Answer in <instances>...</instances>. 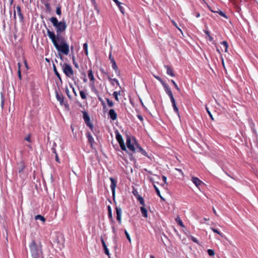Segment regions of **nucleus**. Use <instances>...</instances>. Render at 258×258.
<instances>
[{
    "label": "nucleus",
    "instance_id": "obj_1",
    "mask_svg": "<svg viewBox=\"0 0 258 258\" xmlns=\"http://www.w3.org/2000/svg\"><path fill=\"white\" fill-rule=\"evenodd\" d=\"M47 34L58 51L66 55L69 54L70 47L64 37L61 38V39H56L55 33L49 29H47Z\"/></svg>",
    "mask_w": 258,
    "mask_h": 258
},
{
    "label": "nucleus",
    "instance_id": "obj_2",
    "mask_svg": "<svg viewBox=\"0 0 258 258\" xmlns=\"http://www.w3.org/2000/svg\"><path fill=\"white\" fill-rule=\"evenodd\" d=\"M49 20L56 29V39H61V38L63 37L61 33L65 31L67 27L66 22L64 21L58 22L57 18L53 17L50 18Z\"/></svg>",
    "mask_w": 258,
    "mask_h": 258
},
{
    "label": "nucleus",
    "instance_id": "obj_3",
    "mask_svg": "<svg viewBox=\"0 0 258 258\" xmlns=\"http://www.w3.org/2000/svg\"><path fill=\"white\" fill-rule=\"evenodd\" d=\"M32 258H44L41 245H38L34 240L29 244Z\"/></svg>",
    "mask_w": 258,
    "mask_h": 258
},
{
    "label": "nucleus",
    "instance_id": "obj_4",
    "mask_svg": "<svg viewBox=\"0 0 258 258\" xmlns=\"http://www.w3.org/2000/svg\"><path fill=\"white\" fill-rule=\"evenodd\" d=\"M126 147L130 151L135 152L136 151V147L138 144L136 143L135 138H131L130 136H127L126 140Z\"/></svg>",
    "mask_w": 258,
    "mask_h": 258
},
{
    "label": "nucleus",
    "instance_id": "obj_5",
    "mask_svg": "<svg viewBox=\"0 0 258 258\" xmlns=\"http://www.w3.org/2000/svg\"><path fill=\"white\" fill-rule=\"evenodd\" d=\"M62 67L63 72L67 77L71 78L74 75L73 70L70 64L67 63H64L62 64Z\"/></svg>",
    "mask_w": 258,
    "mask_h": 258
},
{
    "label": "nucleus",
    "instance_id": "obj_6",
    "mask_svg": "<svg viewBox=\"0 0 258 258\" xmlns=\"http://www.w3.org/2000/svg\"><path fill=\"white\" fill-rule=\"evenodd\" d=\"M116 139L119 144L121 149L123 151H127L123 138L121 135L118 132L116 133Z\"/></svg>",
    "mask_w": 258,
    "mask_h": 258
},
{
    "label": "nucleus",
    "instance_id": "obj_7",
    "mask_svg": "<svg viewBox=\"0 0 258 258\" xmlns=\"http://www.w3.org/2000/svg\"><path fill=\"white\" fill-rule=\"evenodd\" d=\"M83 119H84L86 125L87 126H88L90 128L91 130H92L93 128V125L92 123H91L90 122V117H89L88 114L86 111H83Z\"/></svg>",
    "mask_w": 258,
    "mask_h": 258
},
{
    "label": "nucleus",
    "instance_id": "obj_8",
    "mask_svg": "<svg viewBox=\"0 0 258 258\" xmlns=\"http://www.w3.org/2000/svg\"><path fill=\"white\" fill-rule=\"evenodd\" d=\"M109 179L111 181L110 188L112 192V196L114 197L115 188L117 185V181L112 177H110Z\"/></svg>",
    "mask_w": 258,
    "mask_h": 258
},
{
    "label": "nucleus",
    "instance_id": "obj_9",
    "mask_svg": "<svg viewBox=\"0 0 258 258\" xmlns=\"http://www.w3.org/2000/svg\"><path fill=\"white\" fill-rule=\"evenodd\" d=\"M116 213V220L118 223L120 224L121 223V213L122 210L120 207H116L115 208Z\"/></svg>",
    "mask_w": 258,
    "mask_h": 258
},
{
    "label": "nucleus",
    "instance_id": "obj_10",
    "mask_svg": "<svg viewBox=\"0 0 258 258\" xmlns=\"http://www.w3.org/2000/svg\"><path fill=\"white\" fill-rule=\"evenodd\" d=\"M108 115L109 116L110 119H111L112 120H116L117 117V113L115 112L113 109H111L109 111Z\"/></svg>",
    "mask_w": 258,
    "mask_h": 258
},
{
    "label": "nucleus",
    "instance_id": "obj_11",
    "mask_svg": "<svg viewBox=\"0 0 258 258\" xmlns=\"http://www.w3.org/2000/svg\"><path fill=\"white\" fill-rule=\"evenodd\" d=\"M191 181L198 187H199V185H200L203 183L201 180H200L198 177H192Z\"/></svg>",
    "mask_w": 258,
    "mask_h": 258
},
{
    "label": "nucleus",
    "instance_id": "obj_12",
    "mask_svg": "<svg viewBox=\"0 0 258 258\" xmlns=\"http://www.w3.org/2000/svg\"><path fill=\"white\" fill-rule=\"evenodd\" d=\"M55 96L57 100L59 102L60 105L63 104V96L62 95L59 94L57 91H55Z\"/></svg>",
    "mask_w": 258,
    "mask_h": 258
},
{
    "label": "nucleus",
    "instance_id": "obj_13",
    "mask_svg": "<svg viewBox=\"0 0 258 258\" xmlns=\"http://www.w3.org/2000/svg\"><path fill=\"white\" fill-rule=\"evenodd\" d=\"M101 242L102 244L103 247L104 248L105 253L106 254H107V255H109V250L107 248V246L105 244V242L102 236L101 237Z\"/></svg>",
    "mask_w": 258,
    "mask_h": 258
},
{
    "label": "nucleus",
    "instance_id": "obj_14",
    "mask_svg": "<svg viewBox=\"0 0 258 258\" xmlns=\"http://www.w3.org/2000/svg\"><path fill=\"white\" fill-rule=\"evenodd\" d=\"M118 6L120 12L124 15V9L123 7L121 6L122 3L119 2L118 0H112Z\"/></svg>",
    "mask_w": 258,
    "mask_h": 258
},
{
    "label": "nucleus",
    "instance_id": "obj_15",
    "mask_svg": "<svg viewBox=\"0 0 258 258\" xmlns=\"http://www.w3.org/2000/svg\"><path fill=\"white\" fill-rule=\"evenodd\" d=\"M86 136L88 139V142L91 145V146L92 147L93 144L94 143V139L91 135V134L89 132L87 133Z\"/></svg>",
    "mask_w": 258,
    "mask_h": 258
},
{
    "label": "nucleus",
    "instance_id": "obj_16",
    "mask_svg": "<svg viewBox=\"0 0 258 258\" xmlns=\"http://www.w3.org/2000/svg\"><path fill=\"white\" fill-rule=\"evenodd\" d=\"M136 150L138 152H140L143 155H144L145 156H148V154H147V152L141 147H140L138 144L137 145V147H136Z\"/></svg>",
    "mask_w": 258,
    "mask_h": 258
},
{
    "label": "nucleus",
    "instance_id": "obj_17",
    "mask_svg": "<svg viewBox=\"0 0 258 258\" xmlns=\"http://www.w3.org/2000/svg\"><path fill=\"white\" fill-rule=\"evenodd\" d=\"M111 63H112V68L115 71L116 74L117 75H119L120 73V72H119V70L118 69V67L117 66V64H116L114 59L111 60Z\"/></svg>",
    "mask_w": 258,
    "mask_h": 258
},
{
    "label": "nucleus",
    "instance_id": "obj_18",
    "mask_svg": "<svg viewBox=\"0 0 258 258\" xmlns=\"http://www.w3.org/2000/svg\"><path fill=\"white\" fill-rule=\"evenodd\" d=\"M53 70L55 75L57 76V77L58 78V79H59V80L60 81V84H61L62 82V80H61L60 75L59 74V73L58 72V71H57L56 66L54 64H53Z\"/></svg>",
    "mask_w": 258,
    "mask_h": 258
},
{
    "label": "nucleus",
    "instance_id": "obj_19",
    "mask_svg": "<svg viewBox=\"0 0 258 258\" xmlns=\"http://www.w3.org/2000/svg\"><path fill=\"white\" fill-rule=\"evenodd\" d=\"M163 86L164 88L165 91L168 94V95H170L172 93L170 87L167 84L163 83Z\"/></svg>",
    "mask_w": 258,
    "mask_h": 258
},
{
    "label": "nucleus",
    "instance_id": "obj_20",
    "mask_svg": "<svg viewBox=\"0 0 258 258\" xmlns=\"http://www.w3.org/2000/svg\"><path fill=\"white\" fill-rule=\"evenodd\" d=\"M18 15L19 17L20 20L21 21H23L24 20V17L23 14L21 13V8L20 6H18L16 8Z\"/></svg>",
    "mask_w": 258,
    "mask_h": 258
},
{
    "label": "nucleus",
    "instance_id": "obj_21",
    "mask_svg": "<svg viewBox=\"0 0 258 258\" xmlns=\"http://www.w3.org/2000/svg\"><path fill=\"white\" fill-rule=\"evenodd\" d=\"M165 68L166 69L167 74L172 77H174V74L173 72L172 68L168 66H165Z\"/></svg>",
    "mask_w": 258,
    "mask_h": 258
},
{
    "label": "nucleus",
    "instance_id": "obj_22",
    "mask_svg": "<svg viewBox=\"0 0 258 258\" xmlns=\"http://www.w3.org/2000/svg\"><path fill=\"white\" fill-rule=\"evenodd\" d=\"M88 76L91 81L94 82L95 78L92 70L90 69L88 71Z\"/></svg>",
    "mask_w": 258,
    "mask_h": 258
},
{
    "label": "nucleus",
    "instance_id": "obj_23",
    "mask_svg": "<svg viewBox=\"0 0 258 258\" xmlns=\"http://www.w3.org/2000/svg\"><path fill=\"white\" fill-rule=\"evenodd\" d=\"M141 212L142 215L143 217H144L145 218H147V217H148L147 210L144 207V206H142L141 207Z\"/></svg>",
    "mask_w": 258,
    "mask_h": 258
},
{
    "label": "nucleus",
    "instance_id": "obj_24",
    "mask_svg": "<svg viewBox=\"0 0 258 258\" xmlns=\"http://www.w3.org/2000/svg\"><path fill=\"white\" fill-rule=\"evenodd\" d=\"M18 165L19 166V169H18V171H19V173H21L23 171L25 166L23 162H21L19 163Z\"/></svg>",
    "mask_w": 258,
    "mask_h": 258
},
{
    "label": "nucleus",
    "instance_id": "obj_25",
    "mask_svg": "<svg viewBox=\"0 0 258 258\" xmlns=\"http://www.w3.org/2000/svg\"><path fill=\"white\" fill-rule=\"evenodd\" d=\"M172 103V106L173 107V109L174 110V111L176 113V114L179 116V110H178V109L176 106V102L175 101V102H171Z\"/></svg>",
    "mask_w": 258,
    "mask_h": 258
},
{
    "label": "nucleus",
    "instance_id": "obj_26",
    "mask_svg": "<svg viewBox=\"0 0 258 258\" xmlns=\"http://www.w3.org/2000/svg\"><path fill=\"white\" fill-rule=\"evenodd\" d=\"M138 200L139 201L140 203L143 206H145V202L144 199L140 195H138L137 197Z\"/></svg>",
    "mask_w": 258,
    "mask_h": 258
},
{
    "label": "nucleus",
    "instance_id": "obj_27",
    "mask_svg": "<svg viewBox=\"0 0 258 258\" xmlns=\"http://www.w3.org/2000/svg\"><path fill=\"white\" fill-rule=\"evenodd\" d=\"M209 8L210 9V10L213 12H214V13H218L219 14V15L222 17H224L226 18H227V16L226 15V14L223 12L222 11H213L211 9L210 7H209Z\"/></svg>",
    "mask_w": 258,
    "mask_h": 258
},
{
    "label": "nucleus",
    "instance_id": "obj_28",
    "mask_svg": "<svg viewBox=\"0 0 258 258\" xmlns=\"http://www.w3.org/2000/svg\"><path fill=\"white\" fill-rule=\"evenodd\" d=\"M35 219L36 220H41V221H42L43 222H44L45 221V218L43 216H41L40 215H36L35 216Z\"/></svg>",
    "mask_w": 258,
    "mask_h": 258
},
{
    "label": "nucleus",
    "instance_id": "obj_29",
    "mask_svg": "<svg viewBox=\"0 0 258 258\" xmlns=\"http://www.w3.org/2000/svg\"><path fill=\"white\" fill-rule=\"evenodd\" d=\"M154 187L155 189V191L157 193V194L158 195V196L162 199V200H164V199L163 198V197L161 196V194H160V190L159 189H158V188L155 185H154Z\"/></svg>",
    "mask_w": 258,
    "mask_h": 258
},
{
    "label": "nucleus",
    "instance_id": "obj_30",
    "mask_svg": "<svg viewBox=\"0 0 258 258\" xmlns=\"http://www.w3.org/2000/svg\"><path fill=\"white\" fill-rule=\"evenodd\" d=\"M175 220L177 222V223L181 227H184V225H183V223L182 222V221H181V220L180 219V218L179 217H177L176 219H175Z\"/></svg>",
    "mask_w": 258,
    "mask_h": 258
},
{
    "label": "nucleus",
    "instance_id": "obj_31",
    "mask_svg": "<svg viewBox=\"0 0 258 258\" xmlns=\"http://www.w3.org/2000/svg\"><path fill=\"white\" fill-rule=\"evenodd\" d=\"M83 49L85 51V53L86 55H88V44L87 43H85L83 44Z\"/></svg>",
    "mask_w": 258,
    "mask_h": 258
},
{
    "label": "nucleus",
    "instance_id": "obj_32",
    "mask_svg": "<svg viewBox=\"0 0 258 258\" xmlns=\"http://www.w3.org/2000/svg\"><path fill=\"white\" fill-rule=\"evenodd\" d=\"M221 44L222 45H224V46L225 47V51L227 52V49H228V43L227 42V41H223V42H222L221 43Z\"/></svg>",
    "mask_w": 258,
    "mask_h": 258
},
{
    "label": "nucleus",
    "instance_id": "obj_33",
    "mask_svg": "<svg viewBox=\"0 0 258 258\" xmlns=\"http://www.w3.org/2000/svg\"><path fill=\"white\" fill-rule=\"evenodd\" d=\"M80 96L81 97V98L82 99H86V93H85L84 91H83V90H81L80 91Z\"/></svg>",
    "mask_w": 258,
    "mask_h": 258
},
{
    "label": "nucleus",
    "instance_id": "obj_34",
    "mask_svg": "<svg viewBox=\"0 0 258 258\" xmlns=\"http://www.w3.org/2000/svg\"><path fill=\"white\" fill-rule=\"evenodd\" d=\"M211 229L215 233L218 234L221 237H223V234L217 229L211 227Z\"/></svg>",
    "mask_w": 258,
    "mask_h": 258
},
{
    "label": "nucleus",
    "instance_id": "obj_35",
    "mask_svg": "<svg viewBox=\"0 0 258 258\" xmlns=\"http://www.w3.org/2000/svg\"><path fill=\"white\" fill-rule=\"evenodd\" d=\"M56 13L57 14V15H58L59 16L61 15V7H60V6L59 5V6H58L56 7Z\"/></svg>",
    "mask_w": 258,
    "mask_h": 258
},
{
    "label": "nucleus",
    "instance_id": "obj_36",
    "mask_svg": "<svg viewBox=\"0 0 258 258\" xmlns=\"http://www.w3.org/2000/svg\"><path fill=\"white\" fill-rule=\"evenodd\" d=\"M107 208L108 211V217L109 219H112V215L110 206H108Z\"/></svg>",
    "mask_w": 258,
    "mask_h": 258
},
{
    "label": "nucleus",
    "instance_id": "obj_37",
    "mask_svg": "<svg viewBox=\"0 0 258 258\" xmlns=\"http://www.w3.org/2000/svg\"><path fill=\"white\" fill-rule=\"evenodd\" d=\"M120 95V91H119V92L115 91L113 93V96L114 97L115 100L117 101H118V95Z\"/></svg>",
    "mask_w": 258,
    "mask_h": 258
},
{
    "label": "nucleus",
    "instance_id": "obj_38",
    "mask_svg": "<svg viewBox=\"0 0 258 258\" xmlns=\"http://www.w3.org/2000/svg\"><path fill=\"white\" fill-rule=\"evenodd\" d=\"M108 105L109 107H112L114 105V103L112 101L109 100L108 98H106Z\"/></svg>",
    "mask_w": 258,
    "mask_h": 258
},
{
    "label": "nucleus",
    "instance_id": "obj_39",
    "mask_svg": "<svg viewBox=\"0 0 258 258\" xmlns=\"http://www.w3.org/2000/svg\"><path fill=\"white\" fill-rule=\"evenodd\" d=\"M65 92L68 96V97L70 98V99H72V97L70 95V91L69 90V88L68 87H66L65 88Z\"/></svg>",
    "mask_w": 258,
    "mask_h": 258
},
{
    "label": "nucleus",
    "instance_id": "obj_40",
    "mask_svg": "<svg viewBox=\"0 0 258 258\" xmlns=\"http://www.w3.org/2000/svg\"><path fill=\"white\" fill-rule=\"evenodd\" d=\"M124 233H125L126 238L127 239L128 241L131 243V238L130 237V236L128 233L127 232V231L126 230H124Z\"/></svg>",
    "mask_w": 258,
    "mask_h": 258
},
{
    "label": "nucleus",
    "instance_id": "obj_41",
    "mask_svg": "<svg viewBox=\"0 0 258 258\" xmlns=\"http://www.w3.org/2000/svg\"><path fill=\"white\" fill-rule=\"evenodd\" d=\"M207 252L210 256H213L215 254L214 250L213 249H209Z\"/></svg>",
    "mask_w": 258,
    "mask_h": 258
},
{
    "label": "nucleus",
    "instance_id": "obj_42",
    "mask_svg": "<svg viewBox=\"0 0 258 258\" xmlns=\"http://www.w3.org/2000/svg\"><path fill=\"white\" fill-rule=\"evenodd\" d=\"M206 111L208 112V114L209 115L210 118H211V119L213 120L214 118L213 117V115H212L211 112H210V111L209 110V109L207 106L206 107Z\"/></svg>",
    "mask_w": 258,
    "mask_h": 258
},
{
    "label": "nucleus",
    "instance_id": "obj_43",
    "mask_svg": "<svg viewBox=\"0 0 258 258\" xmlns=\"http://www.w3.org/2000/svg\"><path fill=\"white\" fill-rule=\"evenodd\" d=\"M171 82L173 84V85L174 86L175 88L178 90V91H179L180 90V89L178 87L177 85L176 84V83L175 82V81L173 80H171Z\"/></svg>",
    "mask_w": 258,
    "mask_h": 258
},
{
    "label": "nucleus",
    "instance_id": "obj_44",
    "mask_svg": "<svg viewBox=\"0 0 258 258\" xmlns=\"http://www.w3.org/2000/svg\"><path fill=\"white\" fill-rule=\"evenodd\" d=\"M154 77H155V78L157 80H158L159 81H160V82L162 83V85H163V83H165L163 81V80L161 79V78L160 77H159V76H155V75H154Z\"/></svg>",
    "mask_w": 258,
    "mask_h": 258
},
{
    "label": "nucleus",
    "instance_id": "obj_45",
    "mask_svg": "<svg viewBox=\"0 0 258 258\" xmlns=\"http://www.w3.org/2000/svg\"><path fill=\"white\" fill-rule=\"evenodd\" d=\"M31 135L29 134L27 136H26L25 138V140H26L27 142H31Z\"/></svg>",
    "mask_w": 258,
    "mask_h": 258
},
{
    "label": "nucleus",
    "instance_id": "obj_46",
    "mask_svg": "<svg viewBox=\"0 0 258 258\" xmlns=\"http://www.w3.org/2000/svg\"><path fill=\"white\" fill-rule=\"evenodd\" d=\"M45 7L46 9L47 10H48V11H50V10H51V8H50V5L48 3H46L45 4Z\"/></svg>",
    "mask_w": 258,
    "mask_h": 258
},
{
    "label": "nucleus",
    "instance_id": "obj_47",
    "mask_svg": "<svg viewBox=\"0 0 258 258\" xmlns=\"http://www.w3.org/2000/svg\"><path fill=\"white\" fill-rule=\"evenodd\" d=\"M168 96H169V97H170V100H171V102H175V99H174V97H173V96L172 93V94H171L170 95H169Z\"/></svg>",
    "mask_w": 258,
    "mask_h": 258
},
{
    "label": "nucleus",
    "instance_id": "obj_48",
    "mask_svg": "<svg viewBox=\"0 0 258 258\" xmlns=\"http://www.w3.org/2000/svg\"><path fill=\"white\" fill-rule=\"evenodd\" d=\"M108 79L109 80H111V81H113L114 82H115L117 85H119V82H118V81L116 79H111L110 77H108Z\"/></svg>",
    "mask_w": 258,
    "mask_h": 258
},
{
    "label": "nucleus",
    "instance_id": "obj_49",
    "mask_svg": "<svg viewBox=\"0 0 258 258\" xmlns=\"http://www.w3.org/2000/svg\"><path fill=\"white\" fill-rule=\"evenodd\" d=\"M191 239L192 241H194V242H196L197 243H198V240L196 238H195V237L194 236H191Z\"/></svg>",
    "mask_w": 258,
    "mask_h": 258
},
{
    "label": "nucleus",
    "instance_id": "obj_50",
    "mask_svg": "<svg viewBox=\"0 0 258 258\" xmlns=\"http://www.w3.org/2000/svg\"><path fill=\"white\" fill-rule=\"evenodd\" d=\"M172 22L174 26H175L182 33L181 30L178 27L177 24L174 21H172Z\"/></svg>",
    "mask_w": 258,
    "mask_h": 258
},
{
    "label": "nucleus",
    "instance_id": "obj_51",
    "mask_svg": "<svg viewBox=\"0 0 258 258\" xmlns=\"http://www.w3.org/2000/svg\"><path fill=\"white\" fill-rule=\"evenodd\" d=\"M73 63L75 65V67L78 69L79 68L78 64L75 62V58H74V56L73 57Z\"/></svg>",
    "mask_w": 258,
    "mask_h": 258
},
{
    "label": "nucleus",
    "instance_id": "obj_52",
    "mask_svg": "<svg viewBox=\"0 0 258 258\" xmlns=\"http://www.w3.org/2000/svg\"><path fill=\"white\" fill-rule=\"evenodd\" d=\"M55 158L56 161L58 163H60L59 159L58 158V156L57 154H56V155H55Z\"/></svg>",
    "mask_w": 258,
    "mask_h": 258
},
{
    "label": "nucleus",
    "instance_id": "obj_53",
    "mask_svg": "<svg viewBox=\"0 0 258 258\" xmlns=\"http://www.w3.org/2000/svg\"><path fill=\"white\" fill-rule=\"evenodd\" d=\"M18 77H19L20 80H21L22 78H21V74L20 69H18Z\"/></svg>",
    "mask_w": 258,
    "mask_h": 258
},
{
    "label": "nucleus",
    "instance_id": "obj_54",
    "mask_svg": "<svg viewBox=\"0 0 258 258\" xmlns=\"http://www.w3.org/2000/svg\"><path fill=\"white\" fill-rule=\"evenodd\" d=\"M22 2L25 4H28L29 2L30 3H31L32 1V0H22Z\"/></svg>",
    "mask_w": 258,
    "mask_h": 258
},
{
    "label": "nucleus",
    "instance_id": "obj_55",
    "mask_svg": "<svg viewBox=\"0 0 258 258\" xmlns=\"http://www.w3.org/2000/svg\"><path fill=\"white\" fill-rule=\"evenodd\" d=\"M162 179L165 183H167V178L165 176H162Z\"/></svg>",
    "mask_w": 258,
    "mask_h": 258
},
{
    "label": "nucleus",
    "instance_id": "obj_56",
    "mask_svg": "<svg viewBox=\"0 0 258 258\" xmlns=\"http://www.w3.org/2000/svg\"><path fill=\"white\" fill-rule=\"evenodd\" d=\"M138 116V118L141 120V121H143V117H142V115H137Z\"/></svg>",
    "mask_w": 258,
    "mask_h": 258
},
{
    "label": "nucleus",
    "instance_id": "obj_57",
    "mask_svg": "<svg viewBox=\"0 0 258 258\" xmlns=\"http://www.w3.org/2000/svg\"><path fill=\"white\" fill-rule=\"evenodd\" d=\"M99 100L101 102V103H102V105L104 106V107L105 106V103L104 102V101L101 99V98H99Z\"/></svg>",
    "mask_w": 258,
    "mask_h": 258
},
{
    "label": "nucleus",
    "instance_id": "obj_58",
    "mask_svg": "<svg viewBox=\"0 0 258 258\" xmlns=\"http://www.w3.org/2000/svg\"><path fill=\"white\" fill-rule=\"evenodd\" d=\"M51 150H52V152H53L54 154H55V155H56V154H57V153H56V150H55V148H54V147H52V148H51Z\"/></svg>",
    "mask_w": 258,
    "mask_h": 258
},
{
    "label": "nucleus",
    "instance_id": "obj_59",
    "mask_svg": "<svg viewBox=\"0 0 258 258\" xmlns=\"http://www.w3.org/2000/svg\"><path fill=\"white\" fill-rule=\"evenodd\" d=\"M73 93H74V95H75L76 96H77V92H76V91L75 89V88H74V87H73Z\"/></svg>",
    "mask_w": 258,
    "mask_h": 258
},
{
    "label": "nucleus",
    "instance_id": "obj_60",
    "mask_svg": "<svg viewBox=\"0 0 258 258\" xmlns=\"http://www.w3.org/2000/svg\"><path fill=\"white\" fill-rule=\"evenodd\" d=\"M208 39L210 41H212L213 40V37L210 35H209L208 36Z\"/></svg>",
    "mask_w": 258,
    "mask_h": 258
},
{
    "label": "nucleus",
    "instance_id": "obj_61",
    "mask_svg": "<svg viewBox=\"0 0 258 258\" xmlns=\"http://www.w3.org/2000/svg\"><path fill=\"white\" fill-rule=\"evenodd\" d=\"M109 59H110V61H111V60H112V59H114L112 57V56H111V53H110V54H109Z\"/></svg>",
    "mask_w": 258,
    "mask_h": 258
},
{
    "label": "nucleus",
    "instance_id": "obj_62",
    "mask_svg": "<svg viewBox=\"0 0 258 258\" xmlns=\"http://www.w3.org/2000/svg\"><path fill=\"white\" fill-rule=\"evenodd\" d=\"M213 213H214V214L218 216L217 212H216V210H215L214 208H213Z\"/></svg>",
    "mask_w": 258,
    "mask_h": 258
},
{
    "label": "nucleus",
    "instance_id": "obj_63",
    "mask_svg": "<svg viewBox=\"0 0 258 258\" xmlns=\"http://www.w3.org/2000/svg\"><path fill=\"white\" fill-rule=\"evenodd\" d=\"M204 32L205 33V34H206L207 35V36H208L209 35H210V32L208 31H205Z\"/></svg>",
    "mask_w": 258,
    "mask_h": 258
},
{
    "label": "nucleus",
    "instance_id": "obj_64",
    "mask_svg": "<svg viewBox=\"0 0 258 258\" xmlns=\"http://www.w3.org/2000/svg\"><path fill=\"white\" fill-rule=\"evenodd\" d=\"M24 62H25V64L26 67L27 68V69H28V64H27V61H26V60H25Z\"/></svg>",
    "mask_w": 258,
    "mask_h": 258
}]
</instances>
